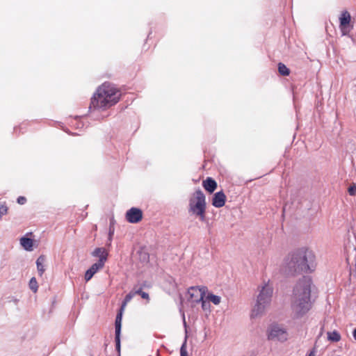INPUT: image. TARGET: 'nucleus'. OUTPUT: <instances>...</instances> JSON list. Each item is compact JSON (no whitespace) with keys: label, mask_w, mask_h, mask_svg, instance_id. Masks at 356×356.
Returning <instances> with one entry per match:
<instances>
[{"label":"nucleus","mask_w":356,"mask_h":356,"mask_svg":"<svg viewBox=\"0 0 356 356\" xmlns=\"http://www.w3.org/2000/svg\"><path fill=\"white\" fill-rule=\"evenodd\" d=\"M134 293H130L128 295L126 296L125 299L121 306L120 310L119 313L117 314L115 322V346L117 350L120 353V333H121V326H122V314L123 311L124 309V307L128 302H129L133 296H134Z\"/></svg>","instance_id":"423d86ee"},{"label":"nucleus","mask_w":356,"mask_h":356,"mask_svg":"<svg viewBox=\"0 0 356 356\" xmlns=\"http://www.w3.org/2000/svg\"><path fill=\"white\" fill-rule=\"evenodd\" d=\"M205 286H191L188 290L189 300L193 302H200L201 300L204 298L207 292Z\"/></svg>","instance_id":"1a4fd4ad"},{"label":"nucleus","mask_w":356,"mask_h":356,"mask_svg":"<svg viewBox=\"0 0 356 356\" xmlns=\"http://www.w3.org/2000/svg\"><path fill=\"white\" fill-rule=\"evenodd\" d=\"M29 286L30 289L34 293H35L38 291V285L36 278L35 277H33L31 278L29 283Z\"/></svg>","instance_id":"6ab92c4d"},{"label":"nucleus","mask_w":356,"mask_h":356,"mask_svg":"<svg viewBox=\"0 0 356 356\" xmlns=\"http://www.w3.org/2000/svg\"><path fill=\"white\" fill-rule=\"evenodd\" d=\"M327 339L331 342H338L341 340V337L338 331L334 330L332 332H327Z\"/></svg>","instance_id":"dca6fc26"},{"label":"nucleus","mask_w":356,"mask_h":356,"mask_svg":"<svg viewBox=\"0 0 356 356\" xmlns=\"http://www.w3.org/2000/svg\"><path fill=\"white\" fill-rule=\"evenodd\" d=\"M108 344H109V341L107 339V337H106V340H105V342H104V346H106V349L107 348Z\"/></svg>","instance_id":"c756f323"},{"label":"nucleus","mask_w":356,"mask_h":356,"mask_svg":"<svg viewBox=\"0 0 356 356\" xmlns=\"http://www.w3.org/2000/svg\"><path fill=\"white\" fill-rule=\"evenodd\" d=\"M8 212V207L6 204H0V218L6 215Z\"/></svg>","instance_id":"393cba45"},{"label":"nucleus","mask_w":356,"mask_h":356,"mask_svg":"<svg viewBox=\"0 0 356 356\" xmlns=\"http://www.w3.org/2000/svg\"><path fill=\"white\" fill-rule=\"evenodd\" d=\"M353 335L355 340L356 341V328L354 329V330L353 332Z\"/></svg>","instance_id":"7c9ffc66"},{"label":"nucleus","mask_w":356,"mask_h":356,"mask_svg":"<svg viewBox=\"0 0 356 356\" xmlns=\"http://www.w3.org/2000/svg\"><path fill=\"white\" fill-rule=\"evenodd\" d=\"M111 106V86L109 82H104L99 86L90 99L88 112L94 120L100 119L97 112L104 111Z\"/></svg>","instance_id":"7ed1b4c3"},{"label":"nucleus","mask_w":356,"mask_h":356,"mask_svg":"<svg viewBox=\"0 0 356 356\" xmlns=\"http://www.w3.org/2000/svg\"><path fill=\"white\" fill-rule=\"evenodd\" d=\"M120 92L113 87V104H116L120 100Z\"/></svg>","instance_id":"412c9836"},{"label":"nucleus","mask_w":356,"mask_h":356,"mask_svg":"<svg viewBox=\"0 0 356 356\" xmlns=\"http://www.w3.org/2000/svg\"><path fill=\"white\" fill-rule=\"evenodd\" d=\"M134 293L140 294L143 299H149V295L147 293L142 291L141 290H137Z\"/></svg>","instance_id":"a878e982"},{"label":"nucleus","mask_w":356,"mask_h":356,"mask_svg":"<svg viewBox=\"0 0 356 356\" xmlns=\"http://www.w3.org/2000/svg\"><path fill=\"white\" fill-rule=\"evenodd\" d=\"M202 302V308L203 310L207 311L210 309V304L209 302L206 299V296L204 298L200 300Z\"/></svg>","instance_id":"b1692460"},{"label":"nucleus","mask_w":356,"mask_h":356,"mask_svg":"<svg viewBox=\"0 0 356 356\" xmlns=\"http://www.w3.org/2000/svg\"><path fill=\"white\" fill-rule=\"evenodd\" d=\"M17 202L19 204H24L26 202V198L24 196H19L17 197Z\"/></svg>","instance_id":"c85d7f7f"},{"label":"nucleus","mask_w":356,"mask_h":356,"mask_svg":"<svg viewBox=\"0 0 356 356\" xmlns=\"http://www.w3.org/2000/svg\"><path fill=\"white\" fill-rule=\"evenodd\" d=\"M316 267V260L314 251L307 247H302L285 257L281 270L286 275H294L299 273H312Z\"/></svg>","instance_id":"f03ea898"},{"label":"nucleus","mask_w":356,"mask_h":356,"mask_svg":"<svg viewBox=\"0 0 356 356\" xmlns=\"http://www.w3.org/2000/svg\"><path fill=\"white\" fill-rule=\"evenodd\" d=\"M103 258L101 259H99L96 263L93 264L90 268L95 270V273H97L99 270L102 269L104 266L105 263H103Z\"/></svg>","instance_id":"a211bd4d"},{"label":"nucleus","mask_w":356,"mask_h":356,"mask_svg":"<svg viewBox=\"0 0 356 356\" xmlns=\"http://www.w3.org/2000/svg\"><path fill=\"white\" fill-rule=\"evenodd\" d=\"M348 193L350 195H355L356 194V185L353 184L348 188Z\"/></svg>","instance_id":"bb28decb"},{"label":"nucleus","mask_w":356,"mask_h":356,"mask_svg":"<svg viewBox=\"0 0 356 356\" xmlns=\"http://www.w3.org/2000/svg\"><path fill=\"white\" fill-rule=\"evenodd\" d=\"M29 234L32 235V232H29ZM28 234L22 236L20 238V245L26 251H32L33 249V239L29 238Z\"/></svg>","instance_id":"f8f14e48"},{"label":"nucleus","mask_w":356,"mask_h":356,"mask_svg":"<svg viewBox=\"0 0 356 356\" xmlns=\"http://www.w3.org/2000/svg\"><path fill=\"white\" fill-rule=\"evenodd\" d=\"M278 71L280 74L283 76H287L290 73L289 69L284 64L279 63L278 65Z\"/></svg>","instance_id":"aec40b11"},{"label":"nucleus","mask_w":356,"mask_h":356,"mask_svg":"<svg viewBox=\"0 0 356 356\" xmlns=\"http://www.w3.org/2000/svg\"><path fill=\"white\" fill-rule=\"evenodd\" d=\"M186 339L187 337H185V340L180 349V356H188L186 350Z\"/></svg>","instance_id":"5701e85b"},{"label":"nucleus","mask_w":356,"mask_h":356,"mask_svg":"<svg viewBox=\"0 0 356 356\" xmlns=\"http://www.w3.org/2000/svg\"><path fill=\"white\" fill-rule=\"evenodd\" d=\"M308 356H315L314 352H311Z\"/></svg>","instance_id":"473e14b6"},{"label":"nucleus","mask_w":356,"mask_h":356,"mask_svg":"<svg viewBox=\"0 0 356 356\" xmlns=\"http://www.w3.org/2000/svg\"><path fill=\"white\" fill-rule=\"evenodd\" d=\"M45 261H46V257L44 255H42V254L39 256V257L36 260L37 269H38V273L40 276L44 272L43 264Z\"/></svg>","instance_id":"2eb2a0df"},{"label":"nucleus","mask_w":356,"mask_h":356,"mask_svg":"<svg viewBox=\"0 0 356 356\" xmlns=\"http://www.w3.org/2000/svg\"><path fill=\"white\" fill-rule=\"evenodd\" d=\"M314 287L312 278L303 276L293 286L291 297V315L295 319L304 317L312 308V291Z\"/></svg>","instance_id":"f257e3e1"},{"label":"nucleus","mask_w":356,"mask_h":356,"mask_svg":"<svg viewBox=\"0 0 356 356\" xmlns=\"http://www.w3.org/2000/svg\"><path fill=\"white\" fill-rule=\"evenodd\" d=\"M287 337L286 330L278 325H273L268 330V339L269 340L284 341L287 339Z\"/></svg>","instance_id":"6e6552de"},{"label":"nucleus","mask_w":356,"mask_h":356,"mask_svg":"<svg viewBox=\"0 0 356 356\" xmlns=\"http://www.w3.org/2000/svg\"><path fill=\"white\" fill-rule=\"evenodd\" d=\"M91 255L94 257L99 258V259H101L102 258L104 259H103V263H105L108 259V252L104 248H96L91 252Z\"/></svg>","instance_id":"ddd939ff"},{"label":"nucleus","mask_w":356,"mask_h":356,"mask_svg":"<svg viewBox=\"0 0 356 356\" xmlns=\"http://www.w3.org/2000/svg\"><path fill=\"white\" fill-rule=\"evenodd\" d=\"M226 196L222 191L218 192L214 194L212 204L216 208H220L225 204Z\"/></svg>","instance_id":"9b49d317"},{"label":"nucleus","mask_w":356,"mask_h":356,"mask_svg":"<svg viewBox=\"0 0 356 356\" xmlns=\"http://www.w3.org/2000/svg\"><path fill=\"white\" fill-rule=\"evenodd\" d=\"M95 273V270L90 267L85 273L84 278L86 281L88 282L90 280Z\"/></svg>","instance_id":"4be33fe9"},{"label":"nucleus","mask_w":356,"mask_h":356,"mask_svg":"<svg viewBox=\"0 0 356 356\" xmlns=\"http://www.w3.org/2000/svg\"><path fill=\"white\" fill-rule=\"evenodd\" d=\"M203 187L209 193H213L217 187V184L212 178L208 177L203 181Z\"/></svg>","instance_id":"4468645a"},{"label":"nucleus","mask_w":356,"mask_h":356,"mask_svg":"<svg viewBox=\"0 0 356 356\" xmlns=\"http://www.w3.org/2000/svg\"><path fill=\"white\" fill-rule=\"evenodd\" d=\"M189 210L199 216L202 221L205 218L206 200L205 195L200 191H195L189 202Z\"/></svg>","instance_id":"39448f33"},{"label":"nucleus","mask_w":356,"mask_h":356,"mask_svg":"<svg viewBox=\"0 0 356 356\" xmlns=\"http://www.w3.org/2000/svg\"><path fill=\"white\" fill-rule=\"evenodd\" d=\"M339 29L342 35H348L353 29V22L350 13L348 10H343L339 16Z\"/></svg>","instance_id":"0eeeda50"},{"label":"nucleus","mask_w":356,"mask_h":356,"mask_svg":"<svg viewBox=\"0 0 356 356\" xmlns=\"http://www.w3.org/2000/svg\"><path fill=\"white\" fill-rule=\"evenodd\" d=\"M143 213L140 209L132 207L126 213V218L131 223H137L141 220Z\"/></svg>","instance_id":"9d476101"},{"label":"nucleus","mask_w":356,"mask_h":356,"mask_svg":"<svg viewBox=\"0 0 356 356\" xmlns=\"http://www.w3.org/2000/svg\"><path fill=\"white\" fill-rule=\"evenodd\" d=\"M206 299L209 302H213L214 305H218L221 302V298L219 296L214 295L211 293H206Z\"/></svg>","instance_id":"f3484780"},{"label":"nucleus","mask_w":356,"mask_h":356,"mask_svg":"<svg viewBox=\"0 0 356 356\" xmlns=\"http://www.w3.org/2000/svg\"><path fill=\"white\" fill-rule=\"evenodd\" d=\"M108 241H111V218H109V225L108 229Z\"/></svg>","instance_id":"cd10ccee"},{"label":"nucleus","mask_w":356,"mask_h":356,"mask_svg":"<svg viewBox=\"0 0 356 356\" xmlns=\"http://www.w3.org/2000/svg\"><path fill=\"white\" fill-rule=\"evenodd\" d=\"M273 291V286L269 284H264L263 286L259 287V294L257 298V301L250 314L252 318H256L262 316L270 307Z\"/></svg>","instance_id":"20e7f679"},{"label":"nucleus","mask_w":356,"mask_h":356,"mask_svg":"<svg viewBox=\"0 0 356 356\" xmlns=\"http://www.w3.org/2000/svg\"><path fill=\"white\" fill-rule=\"evenodd\" d=\"M184 325L185 326V327L186 328V321H185V317L184 316ZM187 332V330H186V332Z\"/></svg>","instance_id":"2f4dec72"}]
</instances>
